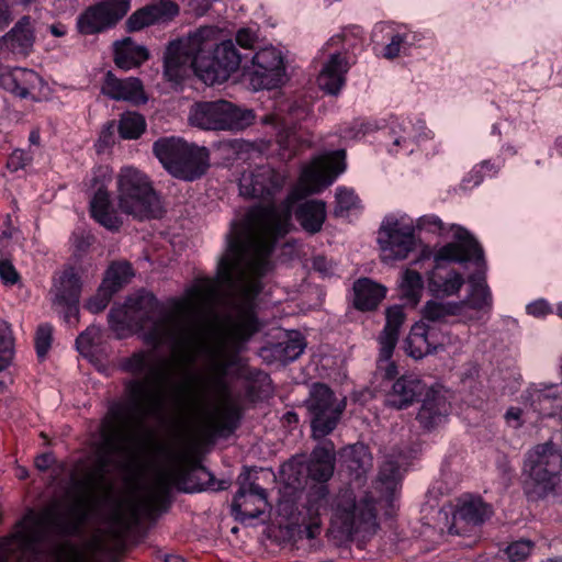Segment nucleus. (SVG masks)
<instances>
[{
    "label": "nucleus",
    "mask_w": 562,
    "mask_h": 562,
    "mask_svg": "<svg viewBox=\"0 0 562 562\" xmlns=\"http://www.w3.org/2000/svg\"><path fill=\"white\" fill-rule=\"evenodd\" d=\"M153 295H136L113 306L108 321L117 339L142 333L145 344L167 345L175 364L188 373L199 356L206 359L210 385L227 393L226 378L240 363L237 345L259 329L249 297L241 301L220 278H200L184 295L157 308Z\"/></svg>",
    "instance_id": "nucleus-1"
},
{
    "label": "nucleus",
    "mask_w": 562,
    "mask_h": 562,
    "mask_svg": "<svg viewBox=\"0 0 562 562\" xmlns=\"http://www.w3.org/2000/svg\"><path fill=\"white\" fill-rule=\"evenodd\" d=\"M346 169L345 150L326 151L305 164L284 201L276 204L285 176L270 166H258L241 173L240 195L267 203L249 210L246 217L233 222L226 235V250L217 265V277L241 301L249 297L251 311L261 290L260 278L271 269L270 254L279 238L291 227L293 204L329 187Z\"/></svg>",
    "instance_id": "nucleus-2"
},
{
    "label": "nucleus",
    "mask_w": 562,
    "mask_h": 562,
    "mask_svg": "<svg viewBox=\"0 0 562 562\" xmlns=\"http://www.w3.org/2000/svg\"><path fill=\"white\" fill-rule=\"evenodd\" d=\"M206 363V359L201 355ZM123 372L143 379H131L125 382L128 403L115 402L109 407L106 417L101 424V438L98 445L100 453L99 471L103 472L114 454L125 453L132 442V425L134 419L147 416H160L167 401H170L176 417L183 430L195 429L207 436L228 437L238 427L239 408L226 400L227 393L221 394L210 385V373L196 392L184 395L182 392L167 394L159 385L162 379L154 357L149 350H139L123 358L119 364Z\"/></svg>",
    "instance_id": "nucleus-3"
},
{
    "label": "nucleus",
    "mask_w": 562,
    "mask_h": 562,
    "mask_svg": "<svg viewBox=\"0 0 562 562\" xmlns=\"http://www.w3.org/2000/svg\"><path fill=\"white\" fill-rule=\"evenodd\" d=\"M90 513V499L79 498L68 515L48 507L38 514L30 512L14 532L0 540V562H89L85 553L69 541L57 542L54 535L75 536L80 532Z\"/></svg>",
    "instance_id": "nucleus-4"
},
{
    "label": "nucleus",
    "mask_w": 562,
    "mask_h": 562,
    "mask_svg": "<svg viewBox=\"0 0 562 562\" xmlns=\"http://www.w3.org/2000/svg\"><path fill=\"white\" fill-rule=\"evenodd\" d=\"M218 42V30L203 26L184 38L172 41L167 46L164 59V76L179 83L189 69L207 86L226 81L240 64L232 41Z\"/></svg>",
    "instance_id": "nucleus-5"
},
{
    "label": "nucleus",
    "mask_w": 562,
    "mask_h": 562,
    "mask_svg": "<svg viewBox=\"0 0 562 562\" xmlns=\"http://www.w3.org/2000/svg\"><path fill=\"white\" fill-rule=\"evenodd\" d=\"M453 241L440 247L434 255V269L428 273V289L436 296L458 295L464 285L463 274L447 269L443 262L471 261L475 267L484 266L483 249L476 239L462 226L452 224Z\"/></svg>",
    "instance_id": "nucleus-6"
},
{
    "label": "nucleus",
    "mask_w": 562,
    "mask_h": 562,
    "mask_svg": "<svg viewBox=\"0 0 562 562\" xmlns=\"http://www.w3.org/2000/svg\"><path fill=\"white\" fill-rule=\"evenodd\" d=\"M175 481L173 472L159 470L144 486L139 496L128 499L113 512L109 529L119 542L125 540L142 518H153L168 508Z\"/></svg>",
    "instance_id": "nucleus-7"
},
{
    "label": "nucleus",
    "mask_w": 562,
    "mask_h": 562,
    "mask_svg": "<svg viewBox=\"0 0 562 562\" xmlns=\"http://www.w3.org/2000/svg\"><path fill=\"white\" fill-rule=\"evenodd\" d=\"M116 200L121 213L136 220L161 215V202L147 176L134 167H123L116 177Z\"/></svg>",
    "instance_id": "nucleus-8"
},
{
    "label": "nucleus",
    "mask_w": 562,
    "mask_h": 562,
    "mask_svg": "<svg viewBox=\"0 0 562 562\" xmlns=\"http://www.w3.org/2000/svg\"><path fill=\"white\" fill-rule=\"evenodd\" d=\"M312 113V100L306 97L284 98L277 101L274 112L263 119L265 124L273 125L277 144L282 159H292L300 153L304 142L296 135L297 124Z\"/></svg>",
    "instance_id": "nucleus-9"
},
{
    "label": "nucleus",
    "mask_w": 562,
    "mask_h": 562,
    "mask_svg": "<svg viewBox=\"0 0 562 562\" xmlns=\"http://www.w3.org/2000/svg\"><path fill=\"white\" fill-rule=\"evenodd\" d=\"M333 525L351 537L372 535L378 528L375 499L368 494L357 499L351 488L341 490L331 504Z\"/></svg>",
    "instance_id": "nucleus-10"
},
{
    "label": "nucleus",
    "mask_w": 562,
    "mask_h": 562,
    "mask_svg": "<svg viewBox=\"0 0 562 562\" xmlns=\"http://www.w3.org/2000/svg\"><path fill=\"white\" fill-rule=\"evenodd\" d=\"M562 453L551 441L530 449L525 458L524 473L533 484L535 493L544 497L552 493L560 482Z\"/></svg>",
    "instance_id": "nucleus-11"
},
{
    "label": "nucleus",
    "mask_w": 562,
    "mask_h": 562,
    "mask_svg": "<svg viewBox=\"0 0 562 562\" xmlns=\"http://www.w3.org/2000/svg\"><path fill=\"white\" fill-rule=\"evenodd\" d=\"M414 220L406 214H387L380 226L378 243L384 262L404 260L417 247Z\"/></svg>",
    "instance_id": "nucleus-12"
},
{
    "label": "nucleus",
    "mask_w": 562,
    "mask_h": 562,
    "mask_svg": "<svg viewBox=\"0 0 562 562\" xmlns=\"http://www.w3.org/2000/svg\"><path fill=\"white\" fill-rule=\"evenodd\" d=\"M255 119L251 110H243L224 100L194 104L189 114L191 125L207 131L243 130Z\"/></svg>",
    "instance_id": "nucleus-13"
},
{
    "label": "nucleus",
    "mask_w": 562,
    "mask_h": 562,
    "mask_svg": "<svg viewBox=\"0 0 562 562\" xmlns=\"http://www.w3.org/2000/svg\"><path fill=\"white\" fill-rule=\"evenodd\" d=\"M461 345L462 341L458 335L419 319L411 327L405 339V351L411 358L419 360L449 348H460Z\"/></svg>",
    "instance_id": "nucleus-14"
},
{
    "label": "nucleus",
    "mask_w": 562,
    "mask_h": 562,
    "mask_svg": "<svg viewBox=\"0 0 562 562\" xmlns=\"http://www.w3.org/2000/svg\"><path fill=\"white\" fill-rule=\"evenodd\" d=\"M306 406L313 437L322 439L336 428L345 409V401H338L327 385L316 383L311 389Z\"/></svg>",
    "instance_id": "nucleus-15"
},
{
    "label": "nucleus",
    "mask_w": 562,
    "mask_h": 562,
    "mask_svg": "<svg viewBox=\"0 0 562 562\" xmlns=\"http://www.w3.org/2000/svg\"><path fill=\"white\" fill-rule=\"evenodd\" d=\"M244 76L256 91L280 87L285 81V66L281 50L272 45L257 50L250 65H245Z\"/></svg>",
    "instance_id": "nucleus-16"
},
{
    "label": "nucleus",
    "mask_w": 562,
    "mask_h": 562,
    "mask_svg": "<svg viewBox=\"0 0 562 562\" xmlns=\"http://www.w3.org/2000/svg\"><path fill=\"white\" fill-rule=\"evenodd\" d=\"M255 474L245 468L237 480L239 487L232 503V512L240 522L258 518L268 506L266 490L256 483Z\"/></svg>",
    "instance_id": "nucleus-17"
},
{
    "label": "nucleus",
    "mask_w": 562,
    "mask_h": 562,
    "mask_svg": "<svg viewBox=\"0 0 562 562\" xmlns=\"http://www.w3.org/2000/svg\"><path fill=\"white\" fill-rule=\"evenodd\" d=\"M111 175L108 168L99 167L93 171L90 187L95 189L90 200L91 217L110 232H119L123 225V218L119 207L113 205L108 184Z\"/></svg>",
    "instance_id": "nucleus-18"
},
{
    "label": "nucleus",
    "mask_w": 562,
    "mask_h": 562,
    "mask_svg": "<svg viewBox=\"0 0 562 562\" xmlns=\"http://www.w3.org/2000/svg\"><path fill=\"white\" fill-rule=\"evenodd\" d=\"M387 133L389 151L394 155L414 153L422 142L430 139L432 135L423 120L397 116L391 119Z\"/></svg>",
    "instance_id": "nucleus-19"
},
{
    "label": "nucleus",
    "mask_w": 562,
    "mask_h": 562,
    "mask_svg": "<svg viewBox=\"0 0 562 562\" xmlns=\"http://www.w3.org/2000/svg\"><path fill=\"white\" fill-rule=\"evenodd\" d=\"M128 10L130 0H103L78 16V31L86 35L100 33L114 26Z\"/></svg>",
    "instance_id": "nucleus-20"
},
{
    "label": "nucleus",
    "mask_w": 562,
    "mask_h": 562,
    "mask_svg": "<svg viewBox=\"0 0 562 562\" xmlns=\"http://www.w3.org/2000/svg\"><path fill=\"white\" fill-rule=\"evenodd\" d=\"M0 86L21 99L41 102L46 99L48 87L34 70L23 67L0 68Z\"/></svg>",
    "instance_id": "nucleus-21"
},
{
    "label": "nucleus",
    "mask_w": 562,
    "mask_h": 562,
    "mask_svg": "<svg viewBox=\"0 0 562 562\" xmlns=\"http://www.w3.org/2000/svg\"><path fill=\"white\" fill-rule=\"evenodd\" d=\"M80 292L81 281L72 268L63 272L50 291L53 305L69 325L78 323Z\"/></svg>",
    "instance_id": "nucleus-22"
},
{
    "label": "nucleus",
    "mask_w": 562,
    "mask_h": 562,
    "mask_svg": "<svg viewBox=\"0 0 562 562\" xmlns=\"http://www.w3.org/2000/svg\"><path fill=\"white\" fill-rule=\"evenodd\" d=\"M484 266L476 267L477 271L469 277L467 296L457 303H463V324L480 321L484 315H488L493 308V295L485 280Z\"/></svg>",
    "instance_id": "nucleus-23"
},
{
    "label": "nucleus",
    "mask_w": 562,
    "mask_h": 562,
    "mask_svg": "<svg viewBox=\"0 0 562 562\" xmlns=\"http://www.w3.org/2000/svg\"><path fill=\"white\" fill-rule=\"evenodd\" d=\"M408 465L409 456L402 450H393L385 454L375 481V490L380 494V501L384 498L390 504L393 502L396 492L401 487L403 473Z\"/></svg>",
    "instance_id": "nucleus-24"
},
{
    "label": "nucleus",
    "mask_w": 562,
    "mask_h": 562,
    "mask_svg": "<svg viewBox=\"0 0 562 562\" xmlns=\"http://www.w3.org/2000/svg\"><path fill=\"white\" fill-rule=\"evenodd\" d=\"M492 515L491 507L480 497H464L453 513L449 528L451 535H465L483 524Z\"/></svg>",
    "instance_id": "nucleus-25"
},
{
    "label": "nucleus",
    "mask_w": 562,
    "mask_h": 562,
    "mask_svg": "<svg viewBox=\"0 0 562 562\" xmlns=\"http://www.w3.org/2000/svg\"><path fill=\"white\" fill-rule=\"evenodd\" d=\"M34 43L30 16H22L15 25L0 37V57L27 56Z\"/></svg>",
    "instance_id": "nucleus-26"
},
{
    "label": "nucleus",
    "mask_w": 562,
    "mask_h": 562,
    "mask_svg": "<svg viewBox=\"0 0 562 562\" xmlns=\"http://www.w3.org/2000/svg\"><path fill=\"white\" fill-rule=\"evenodd\" d=\"M372 37L376 43L384 40L389 41L383 47L382 55L387 59H393L407 52L412 34L405 26L381 22L375 24Z\"/></svg>",
    "instance_id": "nucleus-27"
},
{
    "label": "nucleus",
    "mask_w": 562,
    "mask_h": 562,
    "mask_svg": "<svg viewBox=\"0 0 562 562\" xmlns=\"http://www.w3.org/2000/svg\"><path fill=\"white\" fill-rule=\"evenodd\" d=\"M101 91L104 95L116 101H128L135 104L147 101L143 83L138 78L120 79L112 71L105 74Z\"/></svg>",
    "instance_id": "nucleus-28"
},
{
    "label": "nucleus",
    "mask_w": 562,
    "mask_h": 562,
    "mask_svg": "<svg viewBox=\"0 0 562 562\" xmlns=\"http://www.w3.org/2000/svg\"><path fill=\"white\" fill-rule=\"evenodd\" d=\"M350 61L346 54L330 53L317 77L318 87L328 94L337 95L346 83Z\"/></svg>",
    "instance_id": "nucleus-29"
},
{
    "label": "nucleus",
    "mask_w": 562,
    "mask_h": 562,
    "mask_svg": "<svg viewBox=\"0 0 562 562\" xmlns=\"http://www.w3.org/2000/svg\"><path fill=\"white\" fill-rule=\"evenodd\" d=\"M179 13L177 3L170 0H161L135 11L127 20V29L132 32L139 31L155 23L172 20Z\"/></svg>",
    "instance_id": "nucleus-30"
},
{
    "label": "nucleus",
    "mask_w": 562,
    "mask_h": 562,
    "mask_svg": "<svg viewBox=\"0 0 562 562\" xmlns=\"http://www.w3.org/2000/svg\"><path fill=\"white\" fill-rule=\"evenodd\" d=\"M179 13L177 3L170 0H161L135 11L127 20V29L132 32L139 31L155 23L172 20Z\"/></svg>",
    "instance_id": "nucleus-31"
},
{
    "label": "nucleus",
    "mask_w": 562,
    "mask_h": 562,
    "mask_svg": "<svg viewBox=\"0 0 562 562\" xmlns=\"http://www.w3.org/2000/svg\"><path fill=\"white\" fill-rule=\"evenodd\" d=\"M463 303L429 300L422 308V321L447 329L448 325L463 323Z\"/></svg>",
    "instance_id": "nucleus-32"
},
{
    "label": "nucleus",
    "mask_w": 562,
    "mask_h": 562,
    "mask_svg": "<svg viewBox=\"0 0 562 562\" xmlns=\"http://www.w3.org/2000/svg\"><path fill=\"white\" fill-rule=\"evenodd\" d=\"M306 469L311 480L326 483L333 476L335 470L334 445L328 441L317 446L311 453Z\"/></svg>",
    "instance_id": "nucleus-33"
},
{
    "label": "nucleus",
    "mask_w": 562,
    "mask_h": 562,
    "mask_svg": "<svg viewBox=\"0 0 562 562\" xmlns=\"http://www.w3.org/2000/svg\"><path fill=\"white\" fill-rule=\"evenodd\" d=\"M209 150L205 147L189 144L179 167H173L176 169L175 177L187 181L200 178L209 168Z\"/></svg>",
    "instance_id": "nucleus-34"
},
{
    "label": "nucleus",
    "mask_w": 562,
    "mask_h": 562,
    "mask_svg": "<svg viewBox=\"0 0 562 562\" xmlns=\"http://www.w3.org/2000/svg\"><path fill=\"white\" fill-rule=\"evenodd\" d=\"M450 405L446 397L439 393H427L417 414L422 427L427 430L434 429L446 422Z\"/></svg>",
    "instance_id": "nucleus-35"
},
{
    "label": "nucleus",
    "mask_w": 562,
    "mask_h": 562,
    "mask_svg": "<svg viewBox=\"0 0 562 562\" xmlns=\"http://www.w3.org/2000/svg\"><path fill=\"white\" fill-rule=\"evenodd\" d=\"M424 384L417 376L413 374L402 375L394 382L386 402L397 409L405 408L413 404L416 397L424 392Z\"/></svg>",
    "instance_id": "nucleus-36"
},
{
    "label": "nucleus",
    "mask_w": 562,
    "mask_h": 562,
    "mask_svg": "<svg viewBox=\"0 0 562 562\" xmlns=\"http://www.w3.org/2000/svg\"><path fill=\"white\" fill-rule=\"evenodd\" d=\"M404 321L405 313L403 307L394 305L386 310L385 326L379 338L382 360L392 358L393 351L398 340L400 329Z\"/></svg>",
    "instance_id": "nucleus-37"
},
{
    "label": "nucleus",
    "mask_w": 562,
    "mask_h": 562,
    "mask_svg": "<svg viewBox=\"0 0 562 562\" xmlns=\"http://www.w3.org/2000/svg\"><path fill=\"white\" fill-rule=\"evenodd\" d=\"M326 215V203L322 200H307L294 210L296 221L311 235L322 231Z\"/></svg>",
    "instance_id": "nucleus-38"
},
{
    "label": "nucleus",
    "mask_w": 562,
    "mask_h": 562,
    "mask_svg": "<svg viewBox=\"0 0 562 562\" xmlns=\"http://www.w3.org/2000/svg\"><path fill=\"white\" fill-rule=\"evenodd\" d=\"M188 146L189 143L181 138L164 137L154 143L153 150L165 169L175 177L176 169L173 167H179Z\"/></svg>",
    "instance_id": "nucleus-39"
},
{
    "label": "nucleus",
    "mask_w": 562,
    "mask_h": 562,
    "mask_svg": "<svg viewBox=\"0 0 562 562\" xmlns=\"http://www.w3.org/2000/svg\"><path fill=\"white\" fill-rule=\"evenodd\" d=\"M385 294L386 288L369 278H361L353 283V305L359 311L375 310Z\"/></svg>",
    "instance_id": "nucleus-40"
},
{
    "label": "nucleus",
    "mask_w": 562,
    "mask_h": 562,
    "mask_svg": "<svg viewBox=\"0 0 562 562\" xmlns=\"http://www.w3.org/2000/svg\"><path fill=\"white\" fill-rule=\"evenodd\" d=\"M76 347L85 358L100 360L108 349L104 331L99 326H89L77 337Z\"/></svg>",
    "instance_id": "nucleus-41"
},
{
    "label": "nucleus",
    "mask_w": 562,
    "mask_h": 562,
    "mask_svg": "<svg viewBox=\"0 0 562 562\" xmlns=\"http://www.w3.org/2000/svg\"><path fill=\"white\" fill-rule=\"evenodd\" d=\"M148 58V49L143 45H137L130 37L114 44V61L121 69L130 70L138 67Z\"/></svg>",
    "instance_id": "nucleus-42"
},
{
    "label": "nucleus",
    "mask_w": 562,
    "mask_h": 562,
    "mask_svg": "<svg viewBox=\"0 0 562 562\" xmlns=\"http://www.w3.org/2000/svg\"><path fill=\"white\" fill-rule=\"evenodd\" d=\"M342 457L355 482L360 484L372 469V456L368 447L363 443L352 445L344 450Z\"/></svg>",
    "instance_id": "nucleus-43"
},
{
    "label": "nucleus",
    "mask_w": 562,
    "mask_h": 562,
    "mask_svg": "<svg viewBox=\"0 0 562 562\" xmlns=\"http://www.w3.org/2000/svg\"><path fill=\"white\" fill-rule=\"evenodd\" d=\"M401 297L412 306H416L422 299L424 291V280L419 272L406 269L403 271L400 280Z\"/></svg>",
    "instance_id": "nucleus-44"
},
{
    "label": "nucleus",
    "mask_w": 562,
    "mask_h": 562,
    "mask_svg": "<svg viewBox=\"0 0 562 562\" xmlns=\"http://www.w3.org/2000/svg\"><path fill=\"white\" fill-rule=\"evenodd\" d=\"M134 277V271L127 261H113L105 271L102 281L103 289L110 290V293H116L123 285L128 283Z\"/></svg>",
    "instance_id": "nucleus-45"
},
{
    "label": "nucleus",
    "mask_w": 562,
    "mask_h": 562,
    "mask_svg": "<svg viewBox=\"0 0 562 562\" xmlns=\"http://www.w3.org/2000/svg\"><path fill=\"white\" fill-rule=\"evenodd\" d=\"M503 165L504 161L502 159H498L497 162L490 159L482 161L481 164L474 166L469 175L463 179L462 188L471 189L481 184L485 178L495 177Z\"/></svg>",
    "instance_id": "nucleus-46"
},
{
    "label": "nucleus",
    "mask_w": 562,
    "mask_h": 562,
    "mask_svg": "<svg viewBox=\"0 0 562 562\" xmlns=\"http://www.w3.org/2000/svg\"><path fill=\"white\" fill-rule=\"evenodd\" d=\"M146 130V121L143 115L136 112H125L119 122V133L124 139H136Z\"/></svg>",
    "instance_id": "nucleus-47"
},
{
    "label": "nucleus",
    "mask_w": 562,
    "mask_h": 562,
    "mask_svg": "<svg viewBox=\"0 0 562 562\" xmlns=\"http://www.w3.org/2000/svg\"><path fill=\"white\" fill-rule=\"evenodd\" d=\"M14 357V337L11 325L0 319V373L7 370Z\"/></svg>",
    "instance_id": "nucleus-48"
},
{
    "label": "nucleus",
    "mask_w": 562,
    "mask_h": 562,
    "mask_svg": "<svg viewBox=\"0 0 562 562\" xmlns=\"http://www.w3.org/2000/svg\"><path fill=\"white\" fill-rule=\"evenodd\" d=\"M335 199L336 206L334 213L336 216L344 217L349 215L351 211L360 209V200L352 189L338 187Z\"/></svg>",
    "instance_id": "nucleus-49"
},
{
    "label": "nucleus",
    "mask_w": 562,
    "mask_h": 562,
    "mask_svg": "<svg viewBox=\"0 0 562 562\" xmlns=\"http://www.w3.org/2000/svg\"><path fill=\"white\" fill-rule=\"evenodd\" d=\"M533 549V541L520 539L509 543L505 549V553L512 562H522L532 553Z\"/></svg>",
    "instance_id": "nucleus-50"
},
{
    "label": "nucleus",
    "mask_w": 562,
    "mask_h": 562,
    "mask_svg": "<svg viewBox=\"0 0 562 562\" xmlns=\"http://www.w3.org/2000/svg\"><path fill=\"white\" fill-rule=\"evenodd\" d=\"M308 512L319 515L327 509L328 505V488L326 485L321 484L311 488L308 493Z\"/></svg>",
    "instance_id": "nucleus-51"
},
{
    "label": "nucleus",
    "mask_w": 562,
    "mask_h": 562,
    "mask_svg": "<svg viewBox=\"0 0 562 562\" xmlns=\"http://www.w3.org/2000/svg\"><path fill=\"white\" fill-rule=\"evenodd\" d=\"M415 226L422 231H427L432 234L445 235L447 232H451L453 235V232L451 231L452 225L447 228L445 223L434 214L419 217Z\"/></svg>",
    "instance_id": "nucleus-52"
},
{
    "label": "nucleus",
    "mask_w": 562,
    "mask_h": 562,
    "mask_svg": "<svg viewBox=\"0 0 562 562\" xmlns=\"http://www.w3.org/2000/svg\"><path fill=\"white\" fill-rule=\"evenodd\" d=\"M53 327L49 324L38 326L35 335V348L37 356L44 358L52 345Z\"/></svg>",
    "instance_id": "nucleus-53"
},
{
    "label": "nucleus",
    "mask_w": 562,
    "mask_h": 562,
    "mask_svg": "<svg viewBox=\"0 0 562 562\" xmlns=\"http://www.w3.org/2000/svg\"><path fill=\"white\" fill-rule=\"evenodd\" d=\"M305 346L306 345L302 336L295 335L294 337H291L284 342L282 348L283 358L288 361H294L303 353Z\"/></svg>",
    "instance_id": "nucleus-54"
},
{
    "label": "nucleus",
    "mask_w": 562,
    "mask_h": 562,
    "mask_svg": "<svg viewBox=\"0 0 562 562\" xmlns=\"http://www.w3.org/2000/svg\"><path fill=\"white\" fill-rule=\"evenodd\" d=\"M109 291L110 290L108 289H103V285L101 284L97 294L87 302V310L93 314L103 311L108 306L113 295V293H110Z\"/></svg>",
    "instance_id": "nucleus-55"
},
{
    "label": "nucleus",
    "mask_w": 562,
    "mask_h": 562,
    "mask_svg": "<svg viewBox=\"0 0 562 562\" xmlns=\"http://www.w3.org/2000/svg\"><path fill=\"white\" fill-rule=\"evenodd\" d=\"M33 159V156L30 151L23 149H15L7 161V167L9 170L15 172L20 169L26 167Z\"/></svg>",
    "instance_id": "nucleus-56"
},
{
    "label": "nucleus",
    "mask_w": 562,
    "mask_h": 562,
    "mask_svg": "<svg viewBox=\"0 0 562 562\" xmlns=\"http://www.w3.org/2000/svg\"><path fill=\"white\" fill-rule=\"evenodd\" d=\"M526 312L537 318H543L553 313L552 306L544 299H538L526 306Z\"/></svg>",
    "instance_id": "nucleus-57"
},
{
    "label": "nucleus",
    "mask_w": 562,
    "mask_h": 562,
    "mask_svg": "<svg viewBox=\"0 0 562 562\" xmlns=\"http://www.w3.org/2000/svg\"><path fill=\"white\" fill-rule=\"evenodd\" d=\"M19 273L9 260H0V279L7 285H13L19 281Z\"/></svg>",
    "instance_id": "nucleus-58"
},
{
    "label": "nucleus",
    "mask_w": 562,
    "mask_h": 562,
    "mask_svg": "<svg viewBox=\"0 0 562 562\" xmlns=\"http://www.w3.org/2000/svg\"><path fill=\"white\" fill-rule=\"evenodd\" d=\"M94 237L85 231H77L71 236V244L78 252H85L92 245Z\"/></svg>",
    "instance_id": "nucleus-59"
},
{
    "label": "nucleus",
    "mask_w": 562,
    "mask_h": 562,
    "mask_svg": "<svg viewBox=\"0 0 562 562\" xmlns=\"http://www.w3.org/2000/svg\"><path fill=\"white\" fill-rule=\"evenodd\" d=\"M349 34H352L355 37H357L359 41H361V34H362L361 29L358 26H353L351 29L345 30L341 34H337V35L333 36L328 41L327 45H334V44L341 43L344 48H349V47L356 46V43H345V42H347V37L349 36Z\"/></svg>",
    "instance_id": "nucleus-60"
},
{
    "label": "nucleus",
    "mask_w": 562,
    "mask_h": 562,
    "mask_svg": "<svg viewBox=\"0 0 562 562\" xmlns=\"http://www.w3.org/2000/svg\"><path fill=\"white\" fill-rule=\"evenodd\" d=\"M257 40V34L250 29H241L236 34V42L243 48L252 49Z\"/></svg>",
    "instance_id": "nucleus-61"
},
{
    "label": "nucleus",
    "mask_w": 562,
    "mask_h": 562,
    "mask_svg": "<svg viewBox=\"0 0 562 562\" xmlns=\"http://www.w3.org/2000/svg\"><path fill=\"white\" fill-rule=\"evenodd\" d=\"M378 369L383 372L384 378L390 380L395 378L397 374V367L395 362L391 361V358L382 360L381 352L379 353Z\"/></svg>",
    "instance_id": "nucleus-62"
},
{
    "label": "nucleus",
    "mask_w": 562,
    "mask_h": 562,
    "mask_svg": "<svg viewBox=\"0 0 562 562\" xmlns=\"http://www.w3.org/2000/svg\"><path fill=\"white\" fill-rule=\"evenodd\" d=\"M506 420L508 424L513 425V427L517 428L521 425L520 417H521V409L517 407H510L506 412Z\"/></svg>",
    "instance_id": "nucleus-63"
},
{
    "label": "nucleus",
    "mask_w": 562,
    "mask_h": 562,
    "mask_svg": "<svg viewBox=\"0 0 562 562\" xmlns=\"http://www.w3.org/2000/svg\"><path fill=\"white\" fill-rule=\"evenodd\" d=\"M54 458L50 453H43L35 459V465L38 470L45 471L53 463Z\"/></svg>",
    "instance_id": "nucleus-64"
}]
</instances>
